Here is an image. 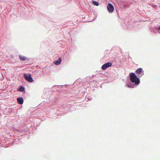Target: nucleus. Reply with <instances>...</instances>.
I'll return each instance as SVG.
<instances>
[{"mask_svg":"<svg viewBox=\"0 0 160 160\" xmlns=\"http://www.w3.org/2000/svg\"><path fill=\"white\" fill-rule=\"evenodd\" d=\"M24 76L25 79L29 82H32L33 81V79L29 74H24Z\"/></svg>","mask_w":160,"mask_h":160,"instance_id":"nucleus-2","label":"nucleus"},{"mask_svg":"<svg viewBox=\"0 0 160 160\" xmlns=\"http://www.w3.org/2000/svg\"><path fill=\"white\" fill-rule=\"evenodd\" d=\"M136 72L138 74H143V71L142 69L141 68H139L136 71Z\"/></svg>","mask_w":160,"mask_h":160,"instance_id":"nucleus-5","label":"nucleus"},{"mask_svg":"<svg viewBox=\"0 0 160 160\" xmlns=\"http://www.w3.org/2000/svg\"><path fill=\"white\" fill-rule=\"evenodd\" d=\"M107 9L110 13H112L113 12L114 8L113 5L111 3H109L107 6Z\"/></svg>","mask_w":160,"mask_h":160,"instance_id":"nucleus-3","label":"nucleus"},{"mask_svg":"<svg viewBox=\"0 0 160 160\" xmlns=\"http://www.w3.org/2000/svg\"><path fill=\"white\" fill-rule=\"evenodd\" d=\"M112 63L110 62H108L104 64L102 67V70H105L108 68L112 66Z\"/></svg>","mask_w":160,"mask_h":160,"instance_id":"nucleus-4","label":"nucleus"},{"mask_svg":"<svg viewBox=\"0 0 160 160\" xmlns=\"http://www.w3.org/2000/svg\"><path fill=\"white\" fill-rule=\"evenodd\" d=\"M25 90V88L22 86H21L18 89V91L20 92H23Z\"/></svg>","mask_w":160,"mask_h":160,"instance_id":"nucleus-9","label":"nucleus"},{"mask_svg":"<svg viewBox=\"0 0 160 160\" xmlns=\"http://www.w3.org/2000/svg\"><path fill=\"white\" fill-rule=\"evenodd\" d=\"M130 78L131 81L133 83L134 82L135 84H138L140 83L139 79L134 73H131Z\"/></svg>","mask_w":160,"mask_h":160,"instance_id":"nucleus-1","label":"nucleus"},{"mask_svg":"<svg viewBox=\"0 0 160 160\" xmlns=\"http://www.w3.org/2000/svg\"><path fill=\"white\" fill-rule=\"evenodd\" d=\"M61 62V58H59L58 60L54 62V63L56 65H60Z\"/></svg>","mask_w":160,"mask_h":160,"instance_id":"nucleus-7","label":"nucleus"},{"mask_svg":"<svg viewBox=\"0 0 160 160\" xmlns=\"http://www.w3.org/2000/svg\"><path fill=\"white\" fill-rule=\"evenodd\" d=\"M128 87L129 88H133L134 87V85L133 84H128Z\"/></svg>","mask_w":160,"mask_h":160,"instance_id":"nucleus-11","label":"nucleus"},{"mask_svg":"<svg viewBox=\"0 0 160 160\" xmlns=\"http://www.w3.org/2000/svg\"><path fill=\"white\" fill-rule=\"evenodd\" d=\"M92 3L94 5L98 6L99 5L98 2L95 1H92Z\"/></svg>","mask_w":160,"mask_h":160,"instance_id":"nucleus-10","label":"nucleus"},{"mask_svg":"<svg viewBox=\"0 0 160 160\" xmlns=\"http://www.w3.org/2000/svg\"><path fill=\"white\" fill-rule=\"evenodd\" d=\"M19 58L22 61H24L26 59V58L25 56L22 55H19Z\"/></svg>","mask_w":160,"mask_h":160,"instance_id":"nucleus-8","label":"nucleus"},{"mask_svg":"<svg viewBox=\"0 0 160 160\" xmlns=\"http://www.w3.org/2000/svg\"><path fill=\"white\" fill-rule=\"evenodd\" d=\"M17 100L19 103L22 104L23 102V99L22 97H19L17 98Z\"/></svg>","mask_w":160,"mask_h":160,"instance_id":"nucleus-6","label":"nucleus"}]
</instances>
